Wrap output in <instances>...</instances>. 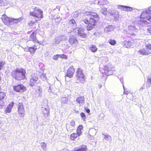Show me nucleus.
I'll list each match as a JSON object with an SVG mask.
<instances>
[{
	"instance_id": "nucleus-1",
	"label": "nucleus",
	"mask_w": 151,
	"mask_h": 151,
	"mask_svg": "<svg viewBox=\"0 0 151 151\" xmlns=\"http://www.w3.org/2000/svg\"><path fill=\"white\" fill-rule=\"evenodd\" d=\"M82 21L87 25L86 29L89 31L95 28L99 22L100 18L98 14L91 12H86L83 14Z\"/></svg>"
},
{
	"instance_id": "nucleus-2",
	"label": "nucleus",
	"mask_w": 151,
	"mask_h": 151,
	"mask_svg": "<svg viewBox=\"0 0 151 151\" xmlns=\"http://www.w3.org/2000/svg\"><path fill=\"white\" fill-rule=\"evenodd\" d=\"M26 71L25 69L21 68L12 70L11 73L12 77L15 80L21 81L27 79Z\"/></svg>"
},
{
	"instance_id": "nucleus-3",
	"label": "nucleus",
	"mask_w": 151,
	"mask_h": 151,
	"mask_svg": "<svg viewBox=\"0 0 151 151\" xmlns=\"http://www.w3.org/2000/svg\"><path fill=\"white\" fill-rule=\"evenodd\" d=\"M85 78L86 77L82 69L80 68H77L75 76L76 83H83L86 81Z\"/></svg>"
},
{
	"instance_id": "nucleus-4",
	"label": "nucleus",
	"mask_w": 151,
	"mask_h": 151,
	"mask_svg": "<svg viewBox=\"0 0 151 151\" xmlns=\"http://www.w3.org/2000/svg\"><path fill=\"white\" fill-rule=\"evenodd\" d=\"M43 13L41 9L35 7L33 8V11L29 12V14L37 19L35 20L36 22H37L38 21H40L43 17Z\"/></svg>"
},
{
	"instance_id": "nucleus-5",
	"label": "nucleus",
	"mask_w": 151,
	"mask_h": 151,
	"mask_svg": "<svg viewBox=\"0 0 151 151\" xmlns=\"http://www.w3.org/2000/svg\"><path fill=\"white\" fill-rule=\"evenodd\" d=\"M1 19L4 23L5 24L7 25H9L12 21H15V23H17L22 21L23 19L22 17L17 19H11L7 16L5 14H3L2 16Z\"/></svg>"
},
{
	"instance_id": "nucleus-6",
	"label": "nucleus",
	"mask_w": 151,
	"mask_h": 151,
	"mask_svg": "<svg viewBox=\"0 0 151 151\" xmlns=\"http://www.w3.org/2000/svg\"><path fill=\"white\" fill-rule=\"evenodd\" d=\"M13 90L17 93H23L26 90V88L22 84H19L13 86Z\"/></svg>"
},
{
	"instance_id": "nucleus-7",
	"label": "nucleus",
	"mask_w": 151,
	"mask_h": 151,
	"mask_svg": "<svg viewBox=\"0 0 151 151\" xmlns=\"http://www.w3.org/2000/svg\"><path fill=\"white\" fill-rule=\"evenodd\" d=\"M75 71V69L73 66H71L70 67L67 71L65 75V77H68L69 78H72Z\"/></svg>"
},
{
	"instance_id": "nucleus-8",
	"label": "nucleus",
	"mask_w": 151,
	"mask_h": 151,
	"mask_svg": "<svg viewBox=\"0 0 151 151\" xmlns=\"http://www.w3.org/2000/svg\"><path fill=\"white\" fill-rule=\"evenodd\" d=\"M18 112L19 114L21 116H23L25 111L23 104L22 102L19 103L17 106Z\"/></svg>"
},
{
	"instance_id": "nucleus-9",
	"label": "nucleus",
	"mask_w": 151,
	"mask_h": 151,
	"mask_svg": "<svg viewBox=\"0 0 151 151\" xmlns=\"http://www.w3.org/2000/svg\"><path fill=\"white\" fill-rule=\"evenodd\" d=\"M75 126V122L73 120L66 124L67 129L68 131H71L73 130Z\"/></svg>"
},
{
	"instance_id": "nucleus-10",
	"label": "nucleus",
	"mask_w": 151,
	"mask_h": 151,
	"mask_svg": "<svg viewBox=\"0 0 151 151\" xmlns=\"http://www.w3.org/2000/svg\"><path fill=\"white\" fill-rule=\"evenodd\" d=\"M37 33L36 32V30H34L30 35V40L34 42L37 43L39 44V42L37 40L36 35Z\"/></svg>"
},
{
	"instance_id": "nucleus-11",
	"label": "nucleus",
	"mask_w": 151,
	"mask_h": 151,
	"mask_svg": "<svg viewBox=\"0 0 151 151\" xmlns=\"http://www.w3.org/2000/svg\"><path fill=\"white\" fill-rule=\"evenodd\" d=\"M138 52L143 55H147L150 54L151 52L146 48H143L139 50Z\"/></svg>"
},
{
	"instance_id": "nucleus-12",
	"label": "nucleus",
	"mask_w": 151,
	"mask_h": 151,
	"mask_svg": "<svg viewBox=\"0 0 151 151\" xmlns=\"http://www.w3.org/2000/svg\"><path fill=\"white\" fill-rule=\"evenodd\" d=\"M78 36L82 38H85L87 37L86 34L84 32V29L80 28L78 30Z\"/></svg>"
},
{
	"instance_id": "nucleus-13",
	"label": "nucleus",
	"mask_w": 151,
	"mask_h": 151,
	"mask_svg": "<svg viewBox=\"0 0 151 151\" xmlns=\"http://www.w3.org/2000/svg\"><path fill=\"white\" fill-rule=\"evenodd\" d=\"M40 47V45L38 44H35L33 47H29L28 49V51L31 53H34L35 52L36 50Z\"/></svg>"
},
{
	"instance_id": "nucleus-14",
	"label": "nucleus",
	"mask_w": 151,
	"mask_h": 151,
	"mask_svg": "<svg viewBox=\"0 0 151 151\" xmlns=\"http://www.w3.org/2000/svg\"><path fill=\"white\" fill-rule=\"evenodd\" d=\"M88 148L85 145H82L79 147H76L74 149L73 151H87Z\"/></svg>"
},
{
	"instance_id": "nucleus-15",
	"label": "nucleus",
	"mask_w": 151,
	"mask_h": 151,
	"mask_svg": "<svg viewBox=\"0 0 151 151\" xmlns=\"http://www.w3.org/2000/svg\"><path fill=\"white\" fill-rule=\"evenodd\" d=\"M133 40L131 41L124 40L123 42V45L126 48H129L133 44Z\"/></svg>"
},
{
	"instance_id": "nucleus-16",
	"label": "nucleus",
	"mask_w": 151,
	"mask_h": 151,
	"mask_svg": "<svg viewBox=\"0 0 151 151\" xmlns=\"http://www.w3.org/2000/svg\"><path fill=\"white\" fill-rule=\"evenodd\" d=\"M42 112L43 115L44 116H47L50 114V108L49 106H47L46 107L43 109Z\"/></svg>"
},
{
	"instance_id": "nucleus-17",
	"label": "nucleus",
	"mask_w": 151,
	"mask_h": 151,
	"mask_svg": "<svg viewBox=\"0 0 151 151\" xmlns=\"http://www.w3.org/2000/svg\"><path fill=\"white\" fill-rule=\"evenodd\" d=\"M148 13L150 14H151V6L149 7L148 9L145 12L142 13L141 17L142 18H147Z\"/></svg>"
},
{
	"instance_id": "nucleus-18",
	"label": "nucleus",
	"mask_w": 151,
	"mask_h": 151,
	"mask_svg": "<svg viewBox=\"0 0 151 151\" xmlns=\"http://www.w3.org/2000/svg\"><path fill=\"white\" fill-rule=\"evenodd\" d=\"M118 8L122 10L127 12L131 11L133 10L132 7L127 6L119 5L118 6Z\"/></svg>"
},
{
	"instance_id": "nucleus-19",
	"label": "nucleus",
	"mask_w": 151,
	"mask_h": 151,
	"mask_svg": "<svg viewBox=\"0 0 151 151\" xmlns=\"http://www.w3.org/2000/svg\"><path fill=\"white\" fill-rule=\"evenodd\" d=\"M38 79L37 77L33 76L30 80L29 84L31 86H33Z\"/></svg>"
},
{
	"instance_id": "nucleus-20",
	"label": "nucleus",
	"mask_w": 151,
	"mask_h": 151,
	"mask_svg": "<svg viewBox=\"0 0 151 151\" xmlns=\"http://www.w3.org/2000/svg\"><path fill=\"white\" fill-rule=\"evenodd\" d=\"M80 136L77 133H73L70 134V139L72 140L75 141L77 139H79Z\"/></svg>"
},
{
	"instance_id": "nucleus-21",
	"label": "nucleus",
	"mask_w": 151,
	"mask_h": 151,
	"mask_svg": "<svg viewBox=\"0 0 151 151\" xmlns=\"http://www.w3.org/2000/svg\"><path fill=\"white\" fill-rule=\"evenodd\" d=\"M14 105V103L12 102L7 107L5 110V112L6 114L9 113L11 111V109Z\"/></svg>"
},
{
	"instance_id": "nucleus-22",
	"label": "nucleus",
	"mask_w": 151,
	"mask_h": 151,
	"mask_svg": "<svg viewBox=\"0 0 151 151\" xmlns=\"http://www.w3.org/2000/svg\"><path fill=\"white\" fill-rule=\"evenodd\" d=\"M129 34L131 36L135 35L134 33V31L135 29V27L134 26H129L128 27Z\"/></svg>"
},
{
	"instance_id": "nucleus-23",
	"label": "nucleus",
	"mask_w": 151,
	"mask_h": 151,
	"mask_svg": "<svg viewBox=\"0 0 151 151\" xmlns=\"http://www.w3.org/2000/svg\"><path fill=\"white\" fill-rule=\"evenodd\" d=\"M69 42L71 45L76 44L78 42L77 40L74 37H70L69 40Z\"/></svg>"
},
{
	"instance_id": "nucleus-24",
	"label": "nucleus",
	"mask_w": 151,
	"mask_h": 151,
	"mask_svg": "<svg viewBox=\"0 0 151 151\" xmlns=\"http://www.w3.org/2000/svg\"><path fill=\"white\" fill-rule=\"evenodd\" d=\"M83 129V127L82 125H79L77 127L76 129V133L81 135L82 134L81 130Z\"/></svg>"
},
{
	"instance_id": "nucleus-25",
	"label": "nucleus",
	"mask_w": 151,
	"mask_h": 151,
	"mask_svg": "<svg viewBox=\"0 0 151 151\" xmlns=\"http://www.w3.org/2000/svg\"><path fill=\"white\" fill-rule=\"evenodd\" d=\"M84 101V96H80L78 97L76 99V102L78 104L83 103Z\"/></svg>"
},
{
	"instance_id": "nucleus-26",
	"label": "nucleus",
	"mask_w": 151,
	"mask_h": 151,
	"mask_svg": "<svg viewBox=\"0 0 151 151\" xmlns=\"http://www.w3.org/2000/svg\"><path fill=\"white\" fill-rule=\"evenodd\" d=\"M112 67L110 65H106L104 67L105 71L107 72L112 70Z\"/></svg>"
},
{
	"instance_id": "nucleus-27",
	"label": "nucleus",
	"mask_w": 151,
	"mask_h": 151,
	"mask_svg": "<svg viewBox=\"0 0 151 151\" xmlns=\"http://www.w3.org/2000/svg\"><path fill=\"white\" fill-rule=\"evenodd\" d=\"M90 49L93 52H95L97 50V48L94 45H91L90 47Z\"/></svg>"
},
{
	"instance_id": "nucleus-28",
	"label": "nucleus",
	"mask_w": 151,
	"mask_h": 151,
	"mask_svg": "<svg viewBox=\"0 0 151 151\" xmlns=\"http://www.w3.org/2000/svg\"><path fill=\"white\" fill-rule=\"evenodd\" d=\"M68 23L69 25L72 26L76 24V22L74 19L69 20Z\"/></svg>"
},
{
	"instance_id": "nucleus-29",
	"label": "nucleus",
	"mask_w": 151,
	"mask_h": 151,
	"mask_svg": "<svg viewBox=\"0 0 151 151\" xmlns=\"http://www.w3.org/2000/svg\"><path fill=\"white\" fill-rule=\"evenodd\" d=\"M151 77H148L147 80V83L146 84L147 88H149L151 86Z\"/></svg>"
},
{
	"instance_id": "nucleus-30",
	"label": "nucleus",
	"mask_w": 151,
	"mask_h": 151,
	"mask_svg": "<svg viewBox=\"0 0 151 151\" xmlns=\"http://www.w3.org/2000/svg\"><path fill=\"white\" fill-rule=\"evenodd\" d=\"M6 96V93L3 92H0V100L4 99Z\"/></svg>"
},
{
	"instance_id": "nucleus-31",
	"label": "nucleus",
	"mask_w": 151,
	"mask_h": 151,
	"mask_svg": "<svg viewBox=\"0 0 151 151\" xmlns=\"http://www.w3.org/2000/svg\"><path fill=\"white\" fill-rule=\"evenodd\" d=\"M109 42L110 44L112 45H115L116 43V41L115 40L111 39L109 40Z\"/></svg>"
},
{
	"instance_id": "nucleus-32",
	"label": "nucleus",
	"mask_w": 151,
	"mask_h": 151,
	"mask_svg": "<svg viewBox=\"0 0 151 151\" xmlns=\"http://www.w3.org/2000/svg\"><path fill=\"white\" fill-rule=\"evenodd\" d=\"M145 47L147 50H151V43H149L145 45Z\"/></svg>"
},
{
	"instance_id": "nucleus-33",
	"label": "nucleus",
	"mask_w": 151,
	"mask_h": 151,
	"mask_svg": "<svg viewBox=\"0 0 151 151\" xmlns=\"http://www.w3.org/2000/svg\"><path fill=\"white\" fill-rule=\"evenodd\" d=\"M60 57L61 58L64 59H67L68 58L67 56L63 54H62L61 55H60Z\"/></svg>"
},
{
	"instance_id": "nucleus-34",
	"label": "nucleus",
	"mask_w": 151,
	"mask_h": 151,
	"mask_svg": "<svg viewBox=\"0 0 151 151\" xmlns=\"http://www.w3.org/2000/svg\"><path fill=\"white\" fill-rule=\"evenodd\" d=\"M80 115L81 118L83 119V120H85L86 119V116L84 113L81 112L80 113Z\"/></svg>"
},
{
	"instance_id": "nucleus-35",
	"label": "nucleus",
	"mask_w": 151,
	"mask_h": 151,
	"mask_svg": "<svg viewBox=\"0 0 151 151\" xmlns=\"http://www.w3.org/2000/svg\"><path fill=\"white\" fill-rule=\"evenodd\" d=\"M60 55H56L53 56V59L54 60H57L58 59L59 57H60Z\"/></svg>"
},
{
	"instance_id": "nucleus-36",
	"label": "nucleus",
	"mask_w": 151,
	"mask_h": 151,
	"mask_svg": "<svg viewBox=\"0 0 151 151\" xmlns=\"http://www.w3.org/2000/svg\"><path fill=\"white\" fill-rule=\"evenodd\" d=\"M6 1V0H0V5H5V2Z\"/></svg>"
},
{
	"instance_id": "nucleus-37",
	"label": "nucleus",
	"mask_w": 151,
	"mask_h": 151,
	"mask_svg": "<svg viewBox=\"0 0 151 151\" xmlns=\"http://www.w3.org/2000/svg\"><path fill=\"white\" fill-rule=\"evenodd\" d=\"M104 139L106 140L108 139L110 137V136L108 134H104Z\"/></svg>"
},
{
	"instance_id": "nucleus-38",
	"label": "nucleus",
	"mask_w": 151,
	"mask_h": 151,
	"mask_svg": "<svg viewBox=\"0 0 151 151\" xmlns=\"http://www.w3.org/2000/svg\"><path fill=\"white\" fill-rule=\"evenodd\" d=\"M147 30L148 33L151 34V26H149L148 27Z\"/></svg>"
},
{
	"instance_id": "nucleus-39",
	"label": "nucleus",
	"mask_w": 151,
	"mask_h": 151,
	"mask_svg": "<svg viewBox=\"0 0 151 151\" xmlns=\"http://www.w3.org/2000/svg\"><path fill=\"white\" fill-rule=\"evenodd\" d=\"M35 22H35H35H33V21H31L29 22V25L30 26H32L35 24Z\"/></svg>"
},
{
	"instance_id": "nucleus-40",
	"label": "nucleus",
	"mask_w": 151,
	"mask_h": 151,
	"mask_svg": "<svg viewBox=\"0 0 151 151\" xmlns=\"http://www.w3.org/2000/svg\"><path fill=\"white\" fill-rule=\"evenodd\" d=\"M4 64V63L0 61V70L1 69Z\"/></svg>"
},
{
	"instance_id": "nucleus-41",
	"label": "nucleus",
	"mask_w": 151,
	"mask_h": 151,
	"mask_svg": "<svg viewBox=\"0 0 151 151\" xmlns=\"http://www.w3.org/2000/svg\"><path fill=\"white\" fill-rule=\"evenodd\" d=\"M146 19H147V20L148 21H149L151 22V16L149 17H148V16H147V18H145Z\"/></svg>"
},
{
	"instance_id": "nucleus-42",
	"label": "nucleus",
	"mask_w": 151,
	"mask_h": 151,
	"mask_svg": "<svg viewBox=\"0 0 151 151\" xmlns=\"http://www.w3.org/2000/svg\"><path fill=\"white\" fill-rule=\"evenodd\" d=\"M65 102H64V101L63 100H62V103H63V104L67 103V102L68 101V99H65Z\"/></svg>"
},
{
	"instance_id": "nucleus-43",
	"label": "nucleus",
	"mask_w": 151,
	"mask_h": 151,
	"mask_svg": "<svg viewBox=\"0 0 151 151\" xmlns=\"http://www.w3.org/2000/svg\"><path fill=\"white\" fill-rule=\"evenodd\" d=\"M85 109L86 111V112L88 113H89L90 112V110L89 109Z\"/></svg>"
},
{
	"instance_id": "nucleus-44",
	"label": "nucleus",
	"mask_w": 151,
	"mask_h": 151,
	"mask_svg": "<svg viewBox=\"0 0 151 151\" xmlns=\"http://www.w3.org/2000/svg\"><path fill=\"white\" fill-rule=\"evenodd\" d=\"M98 86L99 88L100 89L101 88L102 86L101 84H99L98 85Z\"/></svg>"
},
{
	"instance_id": "nucleus-45",
	"label": "nucleus",
	"mask_w": 151,
	"mask_h": 151,
	"mask_svg": "<svg viewBox=\"0 0 151 151\" xmlns=\"http://www.w3.org/2000/svg\"><path fill=\"white\" fill-rule=\"evenodd\" d=\"M63 151H69V150L67 149H63Z\"/></svg>"
},
{
	"instance_id": "nucleus-46",
	"label": "nucleus",
	"mask_w": 151,
	"mask_h": 151,
	"mask_svg": "<svg viewBox=\"0 0 151 151\" xmlns=\"http://www.w3.org/2000/svg\"><path fill=\"white\" fill-rule=\"evenodd\" d=\"M28 33H30V32H28Z\"/></svg>"
}]
</instances>
